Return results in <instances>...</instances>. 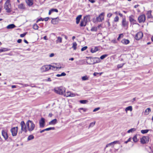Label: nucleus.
<instances>
[{
    "label": "nucleus",
    "mask_w": 153,
    "mask_h": 153,
    "mask_svg": "<svg viewBox=\"0 0 153 153\" xmlns=\"http://www.w3.org/2000/svg\"><path fill=\"white\" fill-rule=\"evenodd\" d=\"M108 56L107 54H104L102 55L100 57V59H103Z\"/></svg>",
    "instance_id": "obj_43"
},
{
    "label": "nucleus",
    "mask_w": 153,
    "mask_h": 153,
    "mask_svg": "<svg viewBox=\"0 0 153 153\" xmlns=\"http://www.w3.org/2000/svg\"><path fill=\"white\" fill-rule=\"evenodd\" d=\"M57 22V21L56 20V19H53L51 21V22L53 24H56Z\"/></svg>",
    "instance_id": "obj_36"
},
{
    "label": "nucleus",
    "mask_w": 153,
    "mask_h": 153,
    "mask_svg": "<svg viewBox=\"0 0 153 153\" xmlns=\"http://www.w3.org/2000/svg\"><path fill=\"white\" fill-rule=\"evenodd\" d=\"M57 123V120L56 119H55L50 122L49 123V125H54L55 124H56Z\"/></svg>",
    "instance_id": "obj_18"
},
{
    "label": "nucleus",
    "mask_w": 153,
    "mask_h": 153,
    "mask_svg": "<svg viewBox=\"0 0 153 153\" xmlns=\"http://www.w3.org/2000/svg\"><path fill=\"white\" fill-rule=\"evenodd\" d=\"M25 1L27 4L29 6H31L33 4L32 0H25Z\"/></svg>",
    "instance_id": "obj_19"
},
{
    "label": "nucleus",
    "mask_w": 153,
    "mask_h": 153,
    "mask_svg": "<svg viewBox=\"0 0 153 153\" xmlns=\"http://www.w3.org/2000/svg\"><path fill=\"white\" fill-rule=\"evenodd\" d=\"M133 141L134 142H137V141L138 140H137V136L136 135H135L133 137Z\"/></svg>",
    "instance_id": "obj_38"
},
{
    "label": "nucleus",
    "mask_w": 153,
    "mask_h": 153,
    "mask_svg": "<svg viewBox=\"0 0 153 153\" xmlns=\"http://www.w3.org/2000/svg\"><path fill=\"white\" fill-rule=\"evenodd\" d=\"M128 22L126 21V18L123 19L122 21V26L126 29H127L128 27Z\"/></svg>",
    "instance_id": "obj_7"
},
{
    "label": "nucleus",
    "mask_w": 153,
    "mask_h": 153,
    "mask_svg": "<svg viewBox=\"0 0 153 153\" xmlns=\"http://www.w3.org/2000/svg\"><path fill=\"white\" fill-rule=\"evenodd\" d=\"M45 119L42 118L39 121V127L40 128H43L45 125Z\"/></svg>",
    "instance_id": "obj_12"
},
{
    "label": "nucleus",
    "mask_w": 153,
    "mask_h": 153,
    "mask_svg": "<svg viewBox=\"0 0 153 153\" xmlns=\"http://www.w3.org/2000/svg\"><path fill=\"white\" fill-rule=\"evenodd\" d=\"M33 27L35 30H37L38 29L39 26L37 24H35L33 25Z\"/></svg>",
    "instance_id": "obj_33"
},
{
    "label": "nucleus",
    "mask_w": 153,
    "mask_h": 153,
    "mask_svg": "<svg viewBox=\"0 0 153 153\" xmlns=\"http://www.w3.org/2000/svg\"><path fill=\"white\" fill-rule=\"evenodd\" d=\"M121 42L124 45H127L130 42V41L129 40L126 39H122L121 41Z\"/></svg>",
    "instance_id": "obj_17"
},
{
    "label": "nucleus",
    "mask_w": 153,
    "mask_h": 153,
    "mask_svg": "<svg viewBox=\"0 0 153 153\" xmlns=\"http://www.w3.org/2000/svg\"><path fill=\"white\" fill-rule=\"evenodd\" d=\"M16 87V86L15 85H13L12 86V88H15Z\"/></svg>",
    "instance_id": "obj_63"
},
{
    "label": "nucleus",
    "mask_w": 153,
    "mask_h": 153,
    "mask_svg": "<svg viewBox=\"0 0 153 153\" xmlns=\"http://www.w3.org/2000/svg\"><path fill=\"white\" fill-rule=\"evenodd\" d=\"M105 15V13L102 12L100 14L98 17L96 18V21L98 22H102L104 20V16Z\"/></svg>",
    "instance_id": "obj_6"
},
{
    "label": "nucleus",
    "mask_w": 153,
    "mask_h": 153,
    "mask_svg": "<svg viewBox=\"0 0 153 153\" xmlns=\"http://www.w3.org/2000/svg\"><path fill=\"white\" fill-rule=\"evenodd\" d=\"M136 128H131V129L127 131V133H130L131 132L132 133L134 131H135L136 130Z\"/></svg>",
    "instance_id": "obj_29"
},
{
    "label": "nucleus",
    "mask_w": 153,
    "mask_h": 153,
    "mask_svg": "<svg viewBox=\"0 0 153 153\" xmlns=\"http://www.w3.org/2000/svg\"><path fill=\"white\" fill-rule=\"evenodd\" d=\"M149 137L148 136H143L140 138V142L143 144L148 143L149 142Z\"/></svg>",
    "instance_id": "obj_5"
},
{
    "label": "nucleus",
    "mask_w": 153,
    "mask_h": 153,
    "mask_svg": "<svg viewBox=\"0 0 153 153\" xmlns=\"http://www.w3.org/2000/svg\"><path fill=\"white\" fill-rule=\"evenodd\" d=\"M118 142V141H115L110 143L106 145V147H108L110 146L113 145L114 144L117 143Z\"/></svg>",
    "instance_id": "obj_24"
},
{
    "label": "nucleus",
    "mask_w": 153,
    "mask_h": 153,
    "mask_svg": "<svg viewBox=\"0 0 153 153\" xmlns=\"http://www.w3.org/2000/svg\"><path fill=\"white\" fill-rule=\"evenodd\" d=\"M55 129V128L54 127H50L48 128H46L45 129V131H49L51 130H54Z\"/></svg>",
    "instance_id": "obj_40"
},
{
    "label": "nucleus",
    "mask_w": 153,
    "mask_h": 153,
    "mask_svg": "<svg viewBox=\"0 0 153 153\" xmlns=\"http://www.w3.org/2000/svg\"><path fill=\"white\" fill-rule=\"evenodd\" d=\"M112 42L113 43H117L115 39L113 40L112 41Z\"/></svg>",
    "instance_id": "obj_61"
},
{
    "label": "nucleus",
    "mask_w": 153,
    "mask_h": 153,
    "mask_svg": "<svg viewBox=\"0 0 153 153\" xmlns=\"http://www.w3.org/2000/svg\"><path fill=\"white\" fill-rule=\"evenodd\" d=\"M82 17L81 15H79L76 18V23L78 24L79 22L80 19H81Z\"/></svg>",
    "instance_id": "obj_26"
},
{
    "label": "nucleus",
    "mask_w": 153,
    "mask_h": 153,
    "mask_svg": "<svg viewBox=\"0 0 153 153\" xmlns=\"http://www.w3.org/2000/svg\"><path fill=\"white\" fill-rule=\"evenodd\" d=\"M98 50V48L97 47H95L94 48H92L91 50V51L92 53H94L96 52Z\"/></svg>",
    "instance_id": "obj_30"
},
{
    "label": "nucleus",
    "mask_w": 153,
    "mask_h": 153,
    "mask_svg": "<svg viewBox=\"0 0 153 153\" xmlns=\"http://www.w3.org/2000/svg\"><path fill=\"white\" fill-rule=\"evenodd\" d=\"M88 17V16H86L85 17L83 20L81 22L80 25V26H85L86 25L87 22V18Z\"/></svg>",
    "instance_id": "obj_10"
},
{
    "label": "nucleus",
    "mask_w": 153,
    "mask_h": 153,
    "mask_svg": "<svg viewBox=\"0 0 153 153\" xmlns=\"http://www.w3.org/2000/svg\"><path fill=\"white\" fill-rule=\"evenodd\" d=\"M100 107H98V108H95L93 111V112H96L98 110H100Z\"/></svg>",
    "instance_id": "obj_50"
},
{
    "label": "nucleus",
    "mask_w": 153,
    "mask_h": 153,
    "mask_svg": "<svg viewBox=\"0 0 153 153\" xmlns=\"http://www.w3.org/2000/svg\"><path fill=\"white\" fill-rule=\"evenodd\" d=\"M83 110L84 112H85L87 111V109L85 108H80L79 109V110Z\"/></svg>",
    "instance_id": "obj_51"
},
{
    "label": "nucleus",
    "mask_w": 153,
    "mask_h": 153,
    "mask_svg": "<svg viewBox=\"0 0 153 153\" xmlns=\"http://www.w3.org/2000/svg\"><path fill=\"white\" fill-rule=\"evenodd\" d=\"M88 1L91 3H93L95 2V1L94 0H88Z\"/></svg>",
    "instance_id": "obj_55"
},
{
    "label": "nucleus",
    "mask_w": 153,
    "mask_h": 153,
    "mask_svg": "<svg viewBox=\"0 0 153 153\" xmlns=\"http://www.w3.org/2000/svg\"><path fill=\"white\" fill-rule=\"evenodd\" d=\"M143 34L141 32H139L137 33L135 36V39L137 40H139L143 37Z\"/></svg>",
    "instance_id": "obj_9"
},
{
    "label": "nucleus",
    "mask_w": 153,
    "mask_h": 153,
    "mask_svg": "<svg viewBox=\"0 0 153 153\" xmlns=\"http://www.w3.org/2000/svg\"><path fill=\"white\" fill-rule=\"evenodd\" d=\"M57 39L56 42V44L58 43H61L62 42V38L60 36H58L57 37Z\"/></svg>",
    "instance_id": "obj_22"
},
{
    "label": "nucleus",
    "mask_w": 153,
    "mask_h": 153,
    "mask_svg": "<svg viewBox=\"0 0 153 153\" xmlns=\"http://www.w3.org/2000/svg\"><path fill=\"white\" fill-rule=\"evenodd\" d=\"M134 16L133 15H131L129 16V20L133 24H136V21L134 19Z\"/></svg>",
    "instance_id": "obj_14"
},
{
    "label": "nucleus",
    "mask_w": 153,
    "mask_h": 153,
    "mask_svg": "<svg viewBox=\"0 0 153 153\" xmlns=\"http://www.w3.org/2000/svg\"><path fill=\"white\" fill-rule=\"evenodd\" d=\"M151 110L150 108H147L145 111V114L146 115H147L149 114V112H151Z\"/></svg>",
    "instance_id": "obj_28"
},
{
    "label": "nucleus",
    "mask_w": 153,
    "mask_h": 153,
    "mask_svg": "<svg viewBox=\"0 0 153 153\" xmlns=\"http://www.w3.org/2000/svg\"><path fill=\"white\" fill-rule=\"evenodd\" d=\"M87 102V101L86 100H81L80 101V102L82 104H85Z\"/></svg>",
    "instance_id": "obj_47"
},
{
    "label": "nucleus",
    "mask_w": 153,
    "mask_h": 153,
    "mask_svg": "<svg viewBox=\"0 0 153 153\" xmlns=\"http://www.w3.org/2000/svg\"><path fill=\"white\" fill-rule=\"evenodd\" d=\"M34 138V137L33 135H29L27 138L28 140H33Z\"/></svg>",
    "instance_id": "obj_32"
},
{
    "label": "nucleus",
    "mask_w": 153,
    "mask_h": 153,
    "mask_svg": "<svg viewBox=\"0 0 153 153\" xmlns=\"http://www.w3.org/2000/svg\"><path fill=\"white\" fill-rule=\"evenodd\" d=\"M4 8L7 13H10L12 11L11 6L10 0H7L4 5Z\"/></svg>",
    "instance_id": "obj_3"
},
{
    "label": "nucleus",
    "mask_w": 153,
    "mask_h": 153,
    "mask_svg": "<svg viewBox=\"0 0 153 153\" xmlns=\"http://www.w3.org/2000/svg\"><path fill=\"white\" fill-rule=\"evenodd\" d=\"M125 111L126 113L127 112V111H131L132 110V106H129L126 107L125 108Z\"/></svg>",
    "instance_id": "obj_27"
},
{
    "label": "nucleus",
    "mask_w": 153,
    "mask_h": 153,
    "mask_svg": "<svg viewBox=\"0 0 153 153\" xmlns=\"http://www.w3.org/2000/svg\"><path fill=\"white\" fill-rule=\"evenodd\" d=\"M65 96L66 97H73L76 96V94L71 93V91H68L65 94Z\"/></svg>",
    "instance_id": "obj_15"
},
{
    "label": "nucleus",
    "mask_w": 153,
    "mask_h": 153,
    "mask_svg": "<svg viewBox=\"0 0 153 153\" xmlns=\"http://www.w3.org/2000/svg\"><path fill=\"white\" fill-rule=\"evenodd\" d=\"M54 56V54L53 53H51L50 55L49 56L50 57H53Z\"/></svg>",
    "instance_id": "obj_58"
},
{
    "label": "nucleus",
    "mask_w": 153,
    "mask_h": 153,
    "mask_svg": "<svg viewBox=\"0 0 153 153\" xmlns=\"http://www.w3.org/2000/svg\"><path fill=\"white\" fill-rule=\"evenodd\" d=\"M18 130L17 127H13L11 129V132L12 133V135L15 136L16 135Z\"/></svg>",
    "instance_id": "obj_8"
},
{
    "label": "nucleus",
    "mask_w": 153,
    "mask_h": 153,
    "mask_svg": "<svg viewBox=\"0 0 153 153\" xmlns=\"http://www.w3.org/2000/svg\"><path fill=\"white\" fill-rule=\"evenodd\" d=\"M107 24H108V27H110V22H109L108 21H107Z\"/></svg>",
    "instance_id": "obj_62"
},
{
    "label": "nucleus",
    "mask_w": 153,
    "mask_h": 153,
    "mask_svg": "<svg viewBox=\"0 0 153 153\" xmlns=\"http://www.w3.org/2000/svg\"><path fill=\"white\" fill-rule=\"evenodd\" d=\"M92 59L93 60V61L94 62L93 63V64L99 62H100V58H93Z\"/></svg>",
    "instance_id": "obj_23"
},
{
    "label": "nucleus",
    "mask_w": 153,
    "mask_h": 153,
    "mask_svg": "<svg viewBox=\"0 0 153 153\" xmlns=\"http://www.w3.org/2000/svg\"><path fill=\"white\" fill-rule=\"evenodd\" d=\"M82 80L83 81L87 80L88 79V77L87 76H82Z\"/></svg>",
    "instance_id": "obj_39"
},
{
    "label": "nucleus",
    "mask_w": 153,
    "mask_h": 153,
    "mask_svg": "<svg viewBox=\"0 0 153 153\" xmlns=\"http://www.w3.org/2000/svg\"><path fill=\"white\" fill-rule=\"evenodd\" d=\"M1 49V50L2 52H5L10 50V49H8L6 48H3V49Z\"/></svg>",
    "instance_id": "obj_37"
},
{
    "label": "nucleus",
    "mask_w": 153,
    "mask_h": 153,
    "mask_svg": "<svg viewBox=\"0 0 153 153\" xmlns=\"http://www.w3.org/2000/svg\"><path fill=\"white\" fill-rule=\"evenodd\" d=\"M45 80L47 81L51 82V79L50 78H48L47 80L46 79Z\"/></svg>",
    "instance_id": "obj_57"
},
{
    "label": "nucleus",
    "mask_w": 153,
    "mask_h": 153,
    "mask_svg": "<svg viewBox=\"0 0 153 153\" xmlns=\"http://www.w3.org/2000/svg\"><path fill=\"white\" fill-rule=\"evenodd\" d=\"M100 26V25H99L97 27H93L91 29V30L92 31H96L98 28H99Z\"/></svg>",
    "instance_id": "obj_25"
},
{
    "label": "nucleus",
    "mask_w": 153,
    "mask_h": 153,
    "mask_svg": "<svg viewBox=\"0 0 153 153\" xmlns=\"http://www.w3.org/2000/svg\"><path fill=\"white\" fill-rule=\"evenodd\" d=\"M87 48V46H85L81 48V50L82 51H84L86 50Z\"/></svg>",
    "instance_id": "obj_49"
},
{
    "label": "nucleus",
    "mask_w": 153,
    "mask_h": 153,
    "mask_svg": "<svg viewBox=\"0 0 153 153\" xmlns=\"http://www.w3.org/2000/svg\"><path fill=\"white\" fill-rule=\"evenodd\" d=\"M2 135L5 140H7L8 137L7 133L5 130H3L1 131Z\"/></svg>",
    "instance_id": "obj_13"
},
{
    "label": "nucleus",
    "mask_w": 153,
    "mask_h": 153,
    "mask_svg": "<svg viewBox=\"0 0 153 153\" xmlns=\"http://www.w3.org/2000/svg\"><path fill=\"white\" fill-rule=\"evenodd\" d=\"M149 131L148 129L142 130L141 131V132L143 134H144L147 133Z\"/></svg>",
    "instance_id": "obj_34"
},
{
    "label": "nucleus",
    "mask_w": 153,
    "mask_h": 153,
    "mask_svg": "<svg viewBox=\"0 0 153 153\" xmlns=\"http://www.w3.org/2000/svg\"><path fill=\"white\" fill-rule=\"evenodd\" d=\"M139 6V5H135L134 6V7L135 8H137V7H138V6Z\"/></svg>",
    "instance_id": "obj_64"
},
{
    "label": "nucleus",
    "mask_w": 153,
    "mask_h": 153,
    "mask_svg": "<svg viewBox=\"0 0 153 153\" xmlns=\"http://www.w3.org/2000/svg\"><path fill=\"white\" fill-rule=\"evenodd\" d=\"M18 8L22 10H25L26 9L25 5L22 3L18 5Z\"/></svg>",
    "instance_id": "obj_16"
},
{
    "label": "nucleus",
    "mask_w": 153,
    "mask_h": 153,
    "mask_svg": "<svg viewBox=\"0 0 153 153\" xmlns=\"http://www.w3.org/2000/svg\"><path fill=\"white\" fill-rule=\"evenodd\" d=\"M55 92L59 94H63L65 92V90L64 88L62 87H60L55 88Z\"/></svg>",
    "instance_id": "obj_4"
},
{
    "label": "nucleus",
    "mask_w": 153,
    "mask_h": 153,
    "mask_svg": "<svg viewBox=\"0 0 153 153\" xmlns=\"http://www.w3.org/2000/svg\"><path fill=\"white\" fill-rule=\"evenodd\" d=\"M43 20H44L43 19V18H40L39 19H38L36 21V22L37 23L39 21H43Z\"/></svg>",
    "instance_id": "obj_52"
},
{
    "label": "nucleus",
    "mask_w": 153,
    "mask_h": 153,
    "mask_svg": "<svg viewBox=\"0 0 153 153\" xmlns=\"http://www.w3.org/2000/svg\"><path fill=\"white\" fill-rule=\"evenodd\" d=\"M95 123V122H92L90 123L89 126H88V128H90L91 127H93L94 126Z\"/></svg>",
    "instance_id": "obj_41"
},
{
    "label": "nucleus",
    "mask_w": 153,
    "mask_h": 153,
    "mask_svg": "<svg viewBox=\"0 0 153 153\" xmlns=\"http://www.w3.org/2000/svg\"><path fill=\"white\" fill-rule=\"evenodd\" d=\"M77 44L76 42H74L73 43L72 48H74V50H76V48Z\"/></svg>",
    "instance_id": "obj_31"
},
{
    "label": "nucleus",
    "mask_w": 153,
    "mask_h": 153,
    "mask_svg": "<svg viewBox=\"0 0 153 153\" xmlns=\"http://www.w3.org/2000/svg\"><path fill=\"white\" fill-rule=\"evenodd\" d=\"M152 11L149 10L147 11L146 15L147 18L148 19L152 18V16L151 14Z\"/></svg>",
    "instance_id": "obj_21"
},
{
    "label": "nucleus",
    "mask_w": 153,
    "mask_h": 153,
    "mask_svg": "<svg viewBox=\"0 0 153 153\" xmlns=\"http://www.w3.org/2000/svg\"><path fill=\"white\" fill-rule=\"evenodd\" d=\"M16 27V26L14 24H11L7 25L6 27L7 29H12Z\"/></svg>",
    "instance_id": "obj_20"
},
{
    "label": "nucleus",
    "mask_w": 153,
    "mask_h": 153,
    "mask_svg": "<svg viewBox=\"0 0 153 153\" xmlns=\"http://www.w3.org/2000/svg\"><path fill=\"white\" fill-rule=\"evenodd\" d=\"M52 12H58V10L57 9L55 8H53L50 10Z\"/></svg>",
    "instance_id": "obj_45"
},
{
    "label": "nucleus",
    "mask_w": 153,
    "mask_h": 153,
    "mask_svg": "<svg viewBox=\"0 0 153 153\" xmlns=\"http://www.w3.org/2000/svg\"><path fill=\"white\" fill-rule=\"evenodd\" d=\"M22 40L21 39H19L18 40H17V42H18V43H20L21 42H22Z\"/></svg>",
    "instance_id": "obj_59"
},
{
    "label": "nucleus",
    "mask_w": 153,
    "mask_h": 153,
    "mask_svg": "<svg viewBox=\"0 0 153 153\" xmlns=\"http://www.w3.org/2000/svg\"><path fill=\"white\" fill-rule=\"evenodd\" d=\"M123 33L120 34L119 35V36L117 38V40H119L120 38H123Z\"/></svg>",
    "instance_id": "obj_42"
},
{
    "label": "nucleus",
    "mask_w": 153,
    "mask_h": 153,
    "mask_svg": "<svg viewBox=\"0 0 153 153\" xmlns=\"http://www.w3.org/2000/svg\"><path fill=\"white\" fill-rule=\"evenodd\" d=\"M66 75V74L64 73L63 72L61 74H57L56 76L57 77H60L62 76H65Z\"/></svg>",
    "instance_id": "obj_35"
},
{
    "label": "nucleus",
    "mask_w": 153,
    "mask_h": 153,
    "mask_svg": "<svg viewBox=\"0 0 153 153\" xmlns=\"http://www.w3.org/2000/svg\"><path fill=\"white\" fill-rule=\"evenodd\" d=\"M21 130L22 131L26 133L27 131L30 132L34 130L36 126L33 122L31 120H28L26 124L24 121H22L20 123Z\"/></svg>",
    "instance_id": "obj_1"
},
{
    "label": "nucleus",
    "mask_w": 153,
    "mask_h": 153,
    "mask_svg": "<svg viewBox=\"0 0 153 153\" xmlns=\"http://www.w3.org/2000/svg\"><path fill=\"white\" fill-rule=\"evenodd\" d=\"M112 15L113 14L112 13H109L107 14V17L109 18L112 16Z\"/></svg>",
    "instance_id": "obj_48"
},
{
    "label": "nucleus",
    "mask_w": 153,
    "mask_h": 153,
    "mask_svg": "<svg viewBox=\"0 0 153 153\" xmlns=\"http://www.w3.org/2000/svg\"><path fill=\"white\" fill-rule=\"evenodd\" d=\"M119 20L118 16H117L114 19V21L115 22H118Z\"/></svg>",
    "instance_id": "obj_44"
},
{
    "label": "nucleus",
    "mask_w": 153,
    "mask_h": 153,
    "mask_svg": "<svg viewBox=\"0 0 153 153\" xmlns=\"http://www.w3.org/2000/svg\"><path fill=\"white\" fill-rule=\"evenodd\" d=\"M61 68V67H57L51 66L50 65H46L42 66L41 68L40 69L41 72H43L48 71L50 69L54 70V68Z\"/></svg>",
    "instance_id": "obj_2"
},
{
    "label": "nucleus",
    "mask_w": 153,
    "mask_h": 153,
    "mask_svg": "<svg viewBox=\"0 0 153 153\" xmlns=\"http://www.w3.org/2000/svg\"><path fill=\"white\" fill-rule=\"evenodd\" d=\"M99 74V73H97V72H95L93 74V75L94 76H97V75Z\"/></svg>",
    "instance_id": "obj_56"
},
{
    "label": "nucleus",
    "mask_w": 153,
    "mask_h": 153,
    "mask_svg": "<svg viewBox=\"0 0 153 153\" xmlns=\"http://www.w3.org/2000/svg\"><path fill=\"white\" fill-rule=\"evenodd\" d=\"M21 84L23 85V87H27L28 86V85L27 84H25V85H23L22 84Z\"/></svg>",
    "instance_id": "obj_60"
},
{
    "label": "nucleus",
    "mask_w": 153,
    "mask_h": 153,
    "mask_svg": "<svg viewBox=\"0 0 153 153\" xmlns=\"http://www.w3.org/2000/svg\"><path fill=\"white\" fill-rule=\"evenodd\" d=\"M145 20L146 17L144 14L140 15L138 18V20L140 23L144 22Z\"/></svg>",
    "instance_id": "obj_11"
},
{
    "label": "nucleus",
    "mask_w": 153,
    "mask_h": 153,
    "mask_svg": "<svg viewBox=\"0 0 153 153\" xmlns=\"http://www.w3.org/2000/svg\"><path fill=\"white\" fill-rule=\"evenodd\" d=\"M124 65V63L118 64L117 66V67L118 68H122L123 66Z\"/></svg>",
    "instance_id": "obj_46"
},
{
    "label": "nucleus",
    "mask_w": 153,
    "mask_h": 153,
    "mask_svg": "<svg viewBox=\"0 0 153 153\" xmlns=\"http://www.w3.org/2000/svg\"><path fill=\"white\" fill-rule=\"evenodd\" d=\"M26 35V33H23V34H21L20 35V36L21 37H23L24 36H25Z\"/></svg>",
    "instance_id": "obj_53"
},
{
    "label": "nucleus",
    "mask_w": 153,
    "mask_h": 153,
    "mask_svg": "<svg viewBox=\"0 0 153 153\" xmlns=\"http://www.w3.org/2000/svg\"><path fill=\"white\" fill-rule=\"evenodd\" d=\"M49 17H46L45 18L43 19L45 21H47L49 19Z\"/></svg>",
    "instance_id": "obj_54"
}]
</instances>
